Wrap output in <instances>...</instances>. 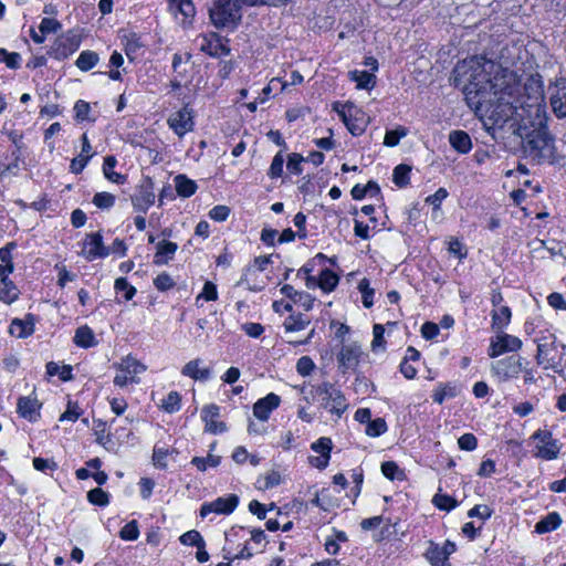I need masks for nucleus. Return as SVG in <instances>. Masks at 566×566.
I'll return each instance as SVG.
<instances>
[{
  "label": "nucleus",
  "instance_id": "obj_1",
  "mask_svg": "<svg viewBox=\"0 0 566 566\" xmlns=\"http://www.w3.org/2000/svg\"><path fill=\"white\" fill-rule=\"evenodd\" d=\"M485 64L478 56L458 62L452 73L454 86L462 90L468 106L480 118H486L499 126L512 118L518 124V113L522 111L513 98V91H509L507 86L501 91L494 90L495 85Z\"/></svg>",
  "mask_w": 566,
  "mask_h": 566
},
{
  "label": "nucleus",
  "instance_id": "obj_2",
  "mask_svg": "<svg viewBox=\"0 0 566 566\" xmlns=\"http://www.w3.org/2000/svg\"><path fill=\"white\" fill-rule=\"evenodd\" d=\"M547 114L521 117L515 134L522 139L524 155L536 164L551 161L554 156V137L548 132Z\"/></svg>",
  "mask_w": 566,
  "mask_h": 566
},
{
  "label": "nucleus",
  "instance_id": "obj_3",
  "mask_svg": "<svg viewBox=\"0 0 566 566\" xmlns=\"http://www.w3.org/2000/svg\"><path fill=\"white\" fill-rule=\"evenodd\" d=\"M506 86L509 91H513V98L522 111L518 113L520 118L547 114L539 74L528 75L524 81L518 80L513 85Z\"/></svg>",
  "mask_w": 566,
  "mask_h": 566
},
{
  "label": "nucleus",
  "instance_id": "obj_4",
  "mask_svg": "<svg viewBox=\"0 0 566 566\" xmlns=\"http://www.w3.org/2000/svg\"><path fill=\"white\" fill-rule=\"evenodd\" d=\"M212 24L218 28H235L241 20V6L237 0H214L209 9Z\"/></svg>",
  "mask_w": 566,
  "mask_h": 566
},
{
  "label": "nucleus",
  "instance_id": "obj_5",
  "mask_svg": "<svg viewBox=\"0 0 566 566\" xmlns=\"http://www.w3.org/2000/svg\"><path fill=\"white\" fill-rule=\"evenodd\" d=\"M313 392L322 397L321 406L327 409L331 413L340 418L347 410V402L345 396L333 384L324 381L323 384L313 387Z\"/></svg>",
  "mask_w": 566,
  "mask_h": 566
},
{
  "label": "nucleus",
  "instance_id": "obj_6",
  "mask_svg": "<svg viewBox=\"0 0 566 566\" xmlns=\"http://www.w3.org/2000/svg\"><path fill=\"white\" fill-rule=\"evenodd\" d=\"M523 358L511 355L491 364V373L500 382L517 379L523 371Z\"/></svg>",
  "mask_w": 566,
  "mask_h": 566
},
{
  "label": "nucleus",
  "instance_id": "obj_7",
  "mask_svg": "<svg viewBox=\"0 0 566 566\" xmlns=\"http://www.w3.org/2000/svg\"><path fill=\"white\" fill-rule=\"evenodd\" d=\"M114 367L119 371L114 378V384L120 388L128 382H138L137 375L146 370V366L132 356L123 358L114 364Z\"/></svg>",
  "mask_w": 566,
  "mask_h": 566
},
{
  "label": "nucleus",
  "instance_id": "obj_8",
  "mask_svg": "<svg viewBox=\"0 0 566 566\" xmlns=\"http://www.w3.org/2000/svg\"><path fill=\"white\" fill-rule=\"evenodd\" d=\"M545 342H538L536 361L544 365L545 369H553L555 373L560 371L562 355H558L556 337L551 336V340L544 338Z\"/></svg>",
  "mask_w": 566,
  "mask_h": 566
},
{
  "label": "nucleus",
  "instance_id": "obj_9",
  "mask_svg": "<svg viewBox=\"0 0 566 566\" xmlns=\"http://www.w3.org/2000/svg\"><path fill=\"white\" fill-rule=\"evenodd\" d=\"M549 104L554 115L558 119L566 118V77L556 78L548 86Z\"/></svg>",
  "mask_w": 566,
  "mask_h": 566
},
{
  "label": "nucleus",
  "instance_id": "obj_10",
  "mask_svg": "<svg viewBox=\"0 0 566 566\" xmlns=\"http://www.w3.org/2000/svg\"><path fill=\"white\" fill-rule=\"evenodd\" d=\"M168 125L179 137L191 132L195 125L192 109L186 105L181 109L175 112L168 118Z\"/></svg>",
  "mask_w": 566,
  "mask_h": 566
},
{
  "label": "nucleus",
  "instance_id": "obj_11",
  "mask_svg": "<svg viewBox=\"0 0 566 566\" xmlns=\"http://www.w3.org/2000/svg\"><path fill=\"white\" fill-rule=\"evenodd\" d=\"M239 504V497L235 494H229L227 497H218L212 502L203 503L200 509L201 517L210 513L231 514Z\"/></svg>",
  "mask_w": 566,
  "mask_h": 566
},
{
  "label": "nucleus",
  "instance_id": "obj_12",
  "mask_svg": "<svg viewBox=\"0 0 566 566\" xmlns=\"http://www.w3.org/2000/svg\"><path fill=\"white\" fill-rule=\"evenodd\" d=\"M155 202V192L150 178H146L145 181L138 187L137 192L132 196V203L135 210L139 212H146L148 208Z\"/></svg>",
  "mask_w": 566,
  "mask_h": 566
},
{
  "label": "nucleus",
  "instance_id": "obj_13",
  "mask_svg": "<svg viewBox=\"0 0 566 566\" xmlns=\"http://www.w3.org/2000/svg\"><path fill=\"white\" fill-rule=\"evenodd\" d=\"M534 439L538 440L537 449L538 455L546 460L556 459L559 453L557 442L553 440L552 433L547 430H537Z\"/></svg>",
  "mask_w": 566,
  "mask_h": 566
},
{
  "label": "nucleus",
  "instance_id": "obj_14",
  "mask_svg": "<svg viewBox=\"0 0 566 566\" xmlns=\"http://www.w3.org/2000/svg\"><path fill=\"white\" fill-rule=\"evenodd\" d=\"M360 355L361 349L357 343L343 345L340 352L337 355V360L339 368H342V373L354 369L359 363Z\"/></svg>",
  "mask_w": 566,
  "mask_h": 566
},
{
  "label": "nucleus",
  "instance_id": "obj_15",
  "mask_svg": "<svg viewBox=\"0 0 566 566\" xmlns=\"http://www.w3.org/2000/svg\"><path fill=\"white\" fill-rule=\"evenodd\" d=\"M200 51L209 54L210 56H222L230 54V48L227 46L217 33L202 35L200 39Z\"/></svg>",
  "mask_w": 566,
  "mask_h": 566
},
{
  "label": "nucleus",
  "instance_id": "obj_16",
  "mask_svg": "<svg viewBox=\"0 0 566 566\" xmlns=\"http://www.w3.org/2000/svg\"><path fill=\"white\" fill-rule=\"evenodd\" d=\"M109 254V249L103 243L101 233L87 234V242L83 249V255L86 260L93 261L97 258H105Z\"/></svg>",
  "mask_w": 566,
  "mask_h": 566
},
{
  "label": "nucleus",
  "instance_id": "obj_17",
  "mask_svg": "<svg viewBox=\"0 0 566 566\" xmlns=\"http://www.w3.org/2000/svg\"><path fill=\"white\" fill-rule=\"evenodd\" d=\"M281 403V398L274 392L268 394L253 405V415L261 421H266L270 413Z\"/></svg>",
  "mask_w": 566,
  "mask_h": 566
},
{
  "label": "nucleus",
  "instance_id": "obj_18",
  "mask_svg": "<svg viewBox=\"0 0 566 566\" xmlns=\"http://www.w3.org/2000/svg\"><path fill=\"white\" fill-rule=\"evenodd\" d=\"M169 10L176 19L180 15L184 24L190 23L196 13L191 0H169Z\"/></svg>",
  "mask_w": 566,
  "mask_h": 566
},
{
  "label": "nucleus",
  "instance_id": "obj_19",
  "mask_svg": "<svg viewBox=\"0 0 566 566\" xmlns=\"http://www.w3.org/2000/svg\"><path fill=\"white\" fill-rule=\"evenodd\" d=\"M80 46V39L74 33H67L59 36L55 41V55L56 57H67L75 52Z\"/></svg>",
  "mask_w": 566,
  "mask_h": 566
},
{
  "label": "nucleus",
  "instance_id": "obj_20",
  "mask_svg": "<svg viewBox=\"0 0 566 566\" xmlns=\"http://www.w3.org/2000/svg\"><path fill=\"white\" fill-rule=\"evenodd\" d=\"M271 262V259L270 256H265V255H262V256H256L253 261V264H250L248 266H245L243 269V273H242V276L241 279L238 281L237 283V286H240V285H248V289L250 291H260L262 290V286H251L249 285V276L251 274H253L255 272V270L258 271H264L266 265Z\"/></svg>",
  "mask_w": 566,
  "mask_h": 566
},
{
  "label": "nucleus",
  "instance_id": "obj_21",
  "mask_svg": "<svg viewBox=\"0 0 566 566\" xmlns=\"http://www.w3.org/2000/svg\"><path fill=\"white\" fill-rule=\"evenodd\" d=\"M18 412L29 421H36L40 418L41 403L36 398L21 397L18 400Z\"/></svg>",
  "mask_w": 566,
  "mask_h": 566
},
{
  "label": "nucleus",
  "instance_id": "obj_22",
  "mask_svg": "<svg viewBox=\"0 0 566 566\" xmlns=\"http://www.w3.org/2000/svg\"><path fill=\"white\" fill-rule=\"evenodd\" d=\"M202 360L197 358L188 361L181 369V374L193 380H208L211 377V370L207 367L201 368Z\"/></svg>",
  "mask_w": 566,
  "mask_h": 566
},
{
  "label": "nucleus",
  "instance_id": "obj_23",
  "mask_svg": "<svg viewBox=\"0 0 566 566\" xmlns=\"http://www.w3.org/2000/svg\"><path fill=\"white\" fill-rule=\"evenodd\" d=\"M10 334L19 338H24L34 332V317L31 314L25 319L14 318L10 325Z\"/></svg>",
  "mask_w": 566,
  "mask_h": 566
},
{
  "label": "nucleus",
  "instance_id": "obj_24",
  "mask_svg": "<svg viewBox=\"0 0 566 566\" xmlns=\"http://www.w3.org/2000/svg\"><path fill=\"white\" fill-rule=\"evenodd\" d=\"M178 245L175 242L163 240L157 244V251L154 256V263L156 265L167 264L169 260L174 258Z\"/></svg>",
  "mask_w": 566,
  "mask_h": 566
},
{
  "label": "nucleus",
  "instance_id": "obj_25",
  "mask_svg": "<svg viewBox=\"0 0 566 566\" xmlns=\"http://www.w3.org/2000/svg\"><path fill=\"white\" fill-rule=\"evenodd\" d=\"M449 143L461 154H467L472 148V142L469 134L464 130H452L449 134Z\"/></svg>",
  "mask_w": 566,
  "mask_h": 566
},
{
  "label": "nucleus",
  "instance_id": "obj_26",
  "mask_svg": "<svg viewBox=\"0 0 566 566\" xmlns=\"http://www.w3.org/2000/svg\"><path fill=\"white\" fill-rule=\"evenodd\" d=\"M19 297V290L15 284L8 279V276H3L0 280V301L6 304H11L17 301Z\"/></svg>",
  "mask_w": 566,
  "mask_h": 566
},
{
  "label": "nucleus",
  "instance_id": "obj_27",
  "mask_svg": "<svg viewBox=\"0 0 566 566\" xmlns=\"http://www.w3.org/2000/svg\"><path fill=\"white\" fill-rule=\"evenodd\" d=\"M174 181L176 191L180 197H191L197 190L195 180L189 179L186 175H177Z\"/></svg>",
  "mask_w": 566,
  "mask_h": 566
},
{
  "label": "nucleus",
  "instance_id": "obj_28",
  "mask_svg": "<svg viewBox=\"0 0 566 566\" xmlns=\"http://www.w3.org/2000/svg\"><path fill=\"white\" fill-rule=\"evenodd\" d=\"M349 78L357 84L359 90H371L376 85V76L367 71H350Z\"/></svg>",
  "mask_w": 566,
  "mask_h": 566
},
{
  "label": "nucleus",
  "instance_id": "obj_29",
  "mask_svg": "<svg viewBox=\"0 0 566 566\" xmlns=\"http://www.w3.org/2000/svg\"><path fill=\"white\" fill-rule=\"evenodd\" d=\"M459 391V386L455 384H440L433 391L432 399L434 402L441 405L446 399H451L458 396Z\"/></svg>",
  "mask_w": 566,
  "mask_h": 566
},
{
  "label": "nucleus",
  "instance_id": "obj_30",
  "mask_svg": "<svg viewBox=\"0 0 566 566\" xmlns=\"http://www.w3.org/2000/svg\"><path fill=\"white\" fill-rule=\"evenodd\" d=\"M562 524V517L557 512L548 513L544 518H542L539 522L535 525V531L538 534H544L552 532L559 527Z\"/></svg>",
  "mask_w": 566,
  "mask_h": 566
},
{
  "label": "nucleus",
  "instance_id": "obj_31",
  "mask_svg": "<svg viewBox=\"0 0 566 566\" xmlns=\"http://www.w3.org/2000/svg\"><path fill=\"white\" fill-rule=\"evenodd\" d=\"M74 343L82 348H90L97 344L95 335L88 326H81L76 329Z\"/></svg>",
  "mask_w": 566,
  "mask_h": 566
},
{
  "label": "nucleus",
  "instance_id": "obj_32",
  "mask_svg": "<svg viewBox=\"0 0 566 566\" xmlns=\"http://www.w3.org/2000/svg\"><path fill=\"white\" fill-rule=\"evenodd\" d=\"M511 310L509 306H500L492 311V328L502 331L511 321Z\"/></svg>",
  "mask_w": 566,
  "mask_h": 566
},
{
  "label": "nucleus",
  "instance_id": "obj_33",
  "mask_svg": "<svg viewBox=\"0 0 566 566\" xmlns=\"http://www.w3.org/2000/svg\"><path fill=\"white\" fill-rule=\"evenodd\" d=\"M117 160L114 156H106L103 164V172L105 177L112 182L123 185L126 180L124 175L114 171Z\"/></svg>",
  "mask_w": 566,
  "mask_h": 566
},
{
  "label": "nucleus",
  "instance_id": "obj_34",
  "mask_svg": "<svg viewBox=\"0 0 566 566\" xmlns=\"http://www.w3.org/2000/svg\"><path fill=\"white\" fill-rule=\"evenodd\" d=\"M99 61V57H98V54L94 51H90V50H86V51H82L81 54L78 55L76 62H75V65L81 70V71H90L92 70Z\"/></svg>",
  "mask_w": 566,
  "mask_h": 566
},
{
  "label": "nucleus",
  "instance_id": "obj_35",
  "mask_svg": "<svg viewBox=\"0 0 566 566\" xmlns=\"http://www.w3.org/2000/svg\"><path fill=\"white\" fill-rule=\"evenodd\" d=\"M308 324L310 319L302 314H291L285 318L283 326L286 332H298L303 331Z\"/></svg>",
  "mask_w": 566,
  "mask_h": 566
},
{
  "label": "nucleus",
  "instance_id": "obj_36",
  "mask_svg": "<svg viewBox=\"0 0 566 566\" xmlns=\"http://www.w3.org/2000/svg\"><path fill=\"white\" fill-rule=\"evenodd\" d=\"M339 277L329 269H325L319 274L318 286L325 291H333L338 284Z\"/></svg>",
  "mask_w": 566,
  "mask_h": 566
},
{
  "label": "nucleus",
  "instance_id": "obj_37",
  "mask_svg": "<svg viewBox=\"0 0 566 566\" xmlns=\"http://www.w3.org/2000/svg\"><path fill=\"white\" fill-rule=\"evenodd\" d=\"M432 566H446L447 558L439 545L430 542V546L424 554Z\"/></svg>",
  "mask_w": 566,
  "mask_h": 566
},
{
  "label": "nucleus",
  "instance_id": "obj_38",
  "mask_svg": "<svg viewBox=\"0 0 566 566\" xmlns=\"http://www.w3.org/2000/svg\"><path fill=\"white\" fill-rule=\"evenodd\" d=\"M381 472L389 480H403L405 472L394 461H385L381 463Z\"/></svg>",
  "mask_w": 566,
  "mask_h": 566
},
{
  "label": "nucleus",
  "instance_id": "obj_39",
  "mask_svg": "<svg viewBox=\"0 0 566 566\" xmlns=\"http://www.w3.org/2000/svg\"><path fill=\"white\" fill-rule=\"evenodd\" d=\"M358 290L361 293L363 305L370 308L374 304L375 290L370 287L369 280L364 277L358 283Z\"/></svg>",
  "mask_w": 566,
  "mask_h": 566
},
{
  "label": "nucleus",
  "instance_id": "obj_40",
  "mask_svg": "<svg viewBox=\"0 0 566 566\" xmlns=\"http://www.w3.org/2000/svg\"><path fill=\"white\" fill-rule=\"evenodd\" d=\"M432 503L439 510L447 511V512H449L458 506V501L454 497H452L448 494H441V493H437L432 497Z\"/></svg>",
  "mask_w": 566,
  "mask_h": 566
},
{
  "label": "nucleus",
  "instance_id": "obj_41",
  "mask_svg": "<svg viewBox=\"0 0 566 566\" xmlns=\"http://www.w3.org/2000/svg\"><path fill=\"white\" fill-rule=\"evenodd\" d=\"M410 171L411 168L408 165L400 164L396 166L392 174L395 185L400 188L407 186L409 184Z\"/></svg>",
  "mask_w": 566,
  "mask_h": 566
},
{
  "label": "nucleus",
  "instance_id": "obj_42",
  "mask_svg": "<svg viewBox=\"0 0 566 566\" xmlns=\"http://www.w3.org/2000/svg\"><path fill=\"white\" fill-rule=\"evenodd\" d=\"M408 129L406 127L399 126L396 129L387 130L384 145L387 147H395L399 144L400 139L407 136Z\"/></svg>",
  "mask_w": 566,
  "mask_h": 566
},
{
  "label": "nucleus",
  "instance_id": "obj_43",
  "mask_svg": "<svg viewBox=\"0 0 566 566\" xmlns=\"http://www.w3.org/2000/svg\"><path fill=\"white\" fill-rule=\"evenodd\" d=\"M90 503L98 506H106L109 503V495L101 488H95L87 492Z\"/></svg>",
  "mask_w": 566,
  "mask_h": 566
},
{
  "label": "nucleus",
  "instance_id": "obj_44",
  "mask_svg": "<svg viewBox=\"0 0 566 566\" xmlns=\"http://www.w3.org/2000/svg\"><path fill=\"white\" fill-rule=\"evenodd\" d=\"M181 397L177 391H170L163 400L161 408L169 413L177 412L180 409Z\"/></svg>",
  "mask_w": 566,
  "mask_h": 566
},
{
  "label": "nucleus",
  "instance_id": "obj_45",
  "mask_svg": "<svg viewBox=\"0 0 566 566\" xmlns=\"http://www.w3.org/2000/svg\"><path fill=\"white\" fill-rule=\"evenodd\" d=\"M179 541L184 545L196 546V547L206 546V543H205L201 534L196 530H191V531L184 533L179 537Z\"/></svg>",
  "mask_w": 566,
  "mask_h": 566
},
{
  "label": "nucleus",
  "instance_id": "obj_46",
  "mask_svg": "<svg viewBox=\"0 0 566 566\" xmlns=\"http://www.w3.org/2000/svg\"><path fill=\"white\" fill-rule=\"evenodd\" d=\"M191 463L200 471H205L208 467H218L220 463V457L208 454L206 458L195 457Z\"/></svg>",
  "mask_w": 566,
  "mask_h": 566
},
{
  "label": "nucleus",
  "instance_id": "obj_47",
  "mask_svg": "<svg viewBox=\"0 0 566 566\" xmlns=\"http://www.w3.org/2000/svg\"><path fill=\"white\" fill-rule=\"evenodd\" d=\"M387 423L384 418L370 420L366 428V434L369 437H378L387 431Z\"/></svg>",
  "mask_w": 566,
  "mask_h": 566
},
{
  "label": "nucleus",
  "instance_id": "obj_48",
  "mask_svg": "<svg viewBox=\"0 0 566 566\" xmlns=\"http://www.w3.org/2000/svg\"><path fill=\"white\" fill-rule=\"evenodd\" d=\"M139 536V528L137 521L133 520L128 522L119 531V537L124 541H136Z\"/></svg>",
  "mask_w": 566,
  "mask_h": 566
},
{
  "label": "nucleus",
  "instance_id": "obj_49",
  "mask_svg": "<svg viewBox=\"0 0 566 566\" xmlns=\"http://www.w3.org/2000/svg\"><path fill=\"white\" fill-rule=\"evenodd\" d=\"M20 61L21 55L18 52H8L6 49H0V62H3L9 69H18Z\"/></svg>",
  "mask_w": 566,
  "mask_h": 566
},
{
  "label": "nucleus",
  "instance_id": "obj_50",
  "mask_svg": "<svg viewBox=\"0 0 566 566\" xmlns=\"http://www.w3.org/2000/svg\"><path fill=\"white\" fill-rule=\"evenodd\" d=\"M143 48V43L140 42V38L136 33L129 34L125 44V53L126 55L133 60L134 55Z\"/></svg>",
  "mask_w": 566,
  "mask_h": 566
},
{
  "label": "nucleus",
  "instance_id": "obj_51",
  "mask_svg": "<svg viewBox=\"0 0 566 566\" xmlns=\"http://www.w3.org/2000/svg\"><path fill=\"white\" fill-rule=\"evenodd\" d=\"M93 203L99 209H109L115 203V196L109 192H97L93 198Z\"/></svg>",
  "mask_w": 566,
  "mask_h": 566
},
{
  "label": "nucleus",
  "instance_id": "obj_52",
  "mask_svg": "<svg viewBox=\"0 0 566 566\" xmlns=\"http://www.w3.org/2000/svg\"><path fill=\"white\" fill-rule=\"evenodd\" d=\"M114 287L117 292L124 291V298L126 301L132 300L136 294V289L128 283L125 277H118L115 280Z\"/></svg>",
  "mask_w": 566,
  "mask_h": 566
},
{
  "label": "nucleus",
  "instance_id": "obj_53",
  "mask_svg": "<svg viewBox=\"0 0 566 566\" xmlns=\"http://www.w3.org/2000/svg\"><path fill=\"white\" fill-rule=\"evenodd\" d=\"M499 336L507 352H517L522 348L523 343L518 337L504 333Z\"/></svg>",
  "mask_w": 566,
  "mask_h": 566
},
{
  "label": "nucleus",
  "instance_id": "obj_54",
  "mask_svg": "<svg viewBox=\"0 0 566 566\" xmlns=\"http://www.w3.org/2000/svg\"><path fill=\"white\" fill-rule=\"evenodd\" d=\"M283 164H284V157H283V154L282 151H279L272 163H271V166H270V169H269V176L270 178H279L282 176L283 174Z\"/></svg>",
  "mask_w": 566,
  "mask_h": 566
},
{
  "label": "nucleus",
  "instance_id": "obj_55",
  "mask_svg": "<svg viewBox=\"0 0 566 566\" xmlns=\"http://www.w3.org/2000/svg\"><path fill=\"white\" fill-rule=\"evenodd\" d=\"M385 328L381 324H375L373 328L374 339L371 342V349L377 352L379 349H384L385 339H384Z\"/></svg>",
  "mask_w": 566,
  "mask_h": 566
},
{
  "label": "nucleus",
  "instance_id": "obj_56",
  "mask_svg": "<svg viewBox=\"0 0 566 566\" xmlns=\"http://www.w3.org/2000/svg\"><path fill=\"white\" fill-rule=\"evenodd\" d=\"M315 368L313 359L308 356H302L296 363V370L301 376H308Z\"/></svg>",
  "mask_w": 566,
  "mask_h": 566
},
{
  "label": "nucleus",
  "instance_id": "obj_57",
  "mask_svg": "<svg viewBox=\"0 0 566 566\" xmlns=\"http://www.w3.org/2000/svg\"><path fill=\"white\" fill-rule=\"evenodd\" d=\"M106 428H107L106 422H104L102 420L94 421V433L96 436V442L102 446H105L106 441L111 440L109 434H105Z\"/></svg>",
  "mask_w": 566,
  "mask_h": 566
},
{
  "label": "nucleus",
  "instance_id": "obj_58",
  "mask_svg": "<svg viewBox=\"0 0 566 566\" xmlns=\"http://www.w3.org/2000/svg\"><path fill=\"white\" fill-rule=\"evenodd\" d=\"M62 28L61 23L52 18H43L40 23V33L48 34V33H55Z\"/></svg>",
  "mask_w": 566,
  "mask_h": 566
},
{
  "label": "nucleus",
  "instance_id": "obj_59",
  "mask_svg": "<svg viewBox=\"0 0 566 566\" xmlns=\"http://www.w3.org/2000/svg\"><path fill=\"white\" fill-rule=\"evenodd\" d=\"M80 407L76 402L69 401L67 409L60 416V421H76L80 417Z\"/></svg>",
  "mask_w": 566,
  "mask_h": 566
},
{
  "label": "nucleus",
  "instance_id": "obj_60",
  "mask_svg": "<svg viewBox=\"0 0 566 566\" xmlns=\"http://www.w3.org/2000/svg\"><path fill=\"white\" fill-rule=\"evenodd\" d=\"M154 285L158 291L164 292L171 289L175 282L168 273L164 272L155 277Z\"/></svg>",
  "mask_w": 566,
  "mask_h": 566
},
{
  "label": "nucleus",
  "instance_id": "obj_61",
  "mask_svg": "<svg viewBox=\"0 0 566 566\" xmlns=\"http://www.w3.org/2000/svg\"><path fill=\"white\" fill-rule=\"evenodd\" d=\"M312 449L321 455H331L332 440L329 438L322 437L312 444Z\"/></svg>",
  "mask_w": 566,
  "mask_h": 566
},
{
  "label": "nucleus",
  "instance_id": "obj_62",
  "mask_svg": "<svg viewBox=\"0 0 566 566\" xmlns=\"http://www.w3.org/2000/svg\"><path fill=\"white\" fill-rule=\"evenodd\" d=\"M345 125L349 133L354 136L361 135L366 129V122L363 118L358 117L349 119Z\"/></svg>",
  "mask_w": 566,
  "mask_h": 566
},
{
  "label": "nucleus",
  "instance_id": "obj_63",
  "mask_svg": "<svg viewBox=\"0 0 566 566\" xmlns=\"http://www.w3.org/2000/svg\"><path fill=\"white\" fill-rule=\"evenodd\" d=\"M90 111V104L85 101L78 99L74 105L75 119L78 122L88 119Z\"/></svg>",
  "mask_w": 566,
  "mask_h": 566
},
{
  "label": "nucleus",
  "instance_id": "obj_64",
  "mask_svg": "<svg viewBox=\"0 0 566 566\" xmlns=\"http://www.w3.org/2000/svg\"><path fill=\"white\" fill-rule=\"evenodd\" d=\"M459 448L465 451H472L478 446V440L472 433H464L458 440Z\"/></svg>",
  "mask_w": 566,
  "mask_h": 566
}]
</instances>
